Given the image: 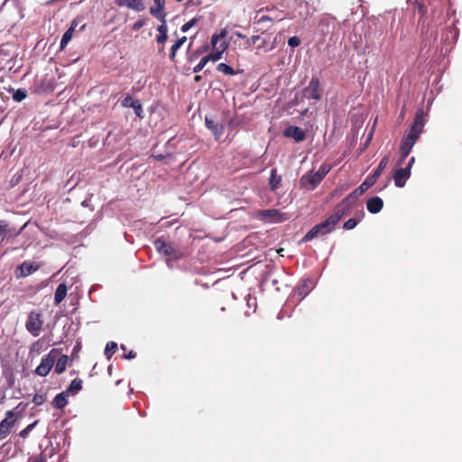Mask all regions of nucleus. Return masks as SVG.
Wrapping results in <instances>:
<instances>
[{"label": "nucleus", "instance_id": "obj_51", "mask_svg": "<svg viewBox=\"0 0 462 462\" xmlns=\"http://www.w3.org/2000/svg\"><path fill=\"white\" fill-rule=\"evenodd\" d=\"M236 36L237 38L246 39V36H245V34H243L242 32H236Z\"/></svg>", "mask_w": 462, "mask_h": 462}, {"label": "nucleus", "instance_id": "obj_57", "mask_svg": "<svg viewBox=\"0 0 462 462\" xmlns=\"http://www.w3.org/2000/svg\"><path fill=\"white\" fill-rule=\"evenodd\" d=\"M37 462H42V461H37Z\"/></svg>", "mask_w": 462, "mask_h": 462}, {"label": "nucleus", "instance_id": "obj_18", "mask_svg": "<svg viewBox=\"0 0 462 462\" xmlns=\"http://www.w3.org/2000/svg\"><path fill=\"white\" fill-rule=\"evenodd\" d=\"M157 31L159 34L156 36V42L161 46L159 51H162L164 49V44L168 39V26L166 21L161 23L157 27Z\"/></svg>", "mask_w": 462, "mask_h": 462}, {"label": "nucleus", "instance_id": "obj_8", "mask_svg": "<svg viewBox=\"0 0 462 462\" xmlns=\"http://www.w3.org/2000/svg\"><path fill=\"white\" fill-rule=\"evenodd\" d=\"M16 422V417L14 411H7L5 418L0 422V439H5L11 433Z\"/></svg>", "mask_w": 462, "mask_h": 462}, {"label": "nucleus", "instance_id": "obj_22", "mask_svg": "<svg viewBox=\"0 0 462 462\" xmlns=\"http://www.w3.org/2000/svg\"><path fill=\"white\" fill-rule=\"evenodd\" d=\"M69 395L68 394V392H61L59 394L55 396V398L52 400L51 404L56 409H63L68 404V397Z\"/></svg>", "mask_w": 462, "mask_h": 462}, {"label": "nucleus", "instance_id": "obj_3", "mask_svg": "<svg viewBox=\"0 0 462 462\" xmlns=\"http://www.w3.org/2000/svg\"><path fill=\"white\" fill-rule=\"evenodd\" d=\"M368 188L364 186L362 183L358 188L354 189L349 195H347L337 206L335 208L336 210L344 213V217L349 214L350 209L355 206L356 199L361 196Z\"/></svg>", "mask_w": 462, "mask_h": 462}, {"label": "nucleus", "instance_id": "obj_6", "mask_svg": "<svg viewBox=\"0 0 462 462\" xmlns=\"http://www.w3.org/2000/svg\"><path fill=\"white\" fill-rule=\"evenodd\" d=\"M43 325L42 316L38 311H31L25 323L26 329L33 336L38 337Z\"/></svg>", "mask_w": 462, "mask_h": 462}, {"label": "nucleus", "instance_id": "obj_19", "mask_svg": "<svg viewBox=\"0 0 462 462\" xmlns=\"http://www.w3.org/2000/svg\"><path fill=\"white\" fill-rule=\"evenodd\" d=\"M125 107H132L137 116L142 117L143 106L139 100L134 99L131 96L125 97L122 101Z\"/></svg>", "mask_w": 462, "mask_h": 462}, {"label": "nucleus", "instance_id": "obj_32", "mask_svg": "<svg viewBox=\"0 0 462 462\" xmlns=\"http://www.w3.org/2000/svg\"><path fill=\"white\" fill-rule=\"evenodd\" d=\"M117 350V344L116 342L110 341L106 344L105 348V355L108 359L112 357V356L116 352Z\"/></svg>", "mask_w": 462, "mask_h": 462}, {"label": "nucleus", "instance_id": "obj_11", "mask_svg": "<svg viewBox=\"0 0 462 462\" xmlns=\"http://www.w3.org/2000/svg\"><path fill=\"white\" fill-rule=\"evenodd\" d=\"M388 162H389V157L386 155L380 161V162H379L377 168L375 169V171H374V173L372 175L368 176L363 182L364 186H365V188L369 189L376 182L378 177L381 175L383 171L385 169Z\"/></svg>", "mask_w": 462, "mask_h": 462}, {"label": "nucleus", "instance_id": "obj_25", "mask_svg": "<svg viewBox=\"0 0 462 462\" xmlns=\"http://www.w3.org/2000/svg\"><path fill=\"white\" fill-rule=\"evenodd\" d=\"M281 181H282V177L277 174V170L273 169L271 171V175L269 178V185H270L271 190H273V191L276 190L279 188Z\"/></svg>", "mask_w": 462, "mask_h": 462}, {"label": "nucleus", "instance_id": "obj_49", "mask_svg": "<svg viewBox=\"0 0 462 462\" xmlns=\"http://www.w3.org/2000/svg\"><path fill=\"white\" fill-rule=\"evenodd\" d=\"M252 45H254V43H252L251 42V38H246V42H245V48L246 49H250L252 47Z\"/></svg>", "mask_w": 462, "mask_h": 462}, {"label": "nucleus", "instance_id": "obj_47", "mask_svg": "<svg viewBox=\"0 0 462 462\" xmlns=\"http://www.w3.org/2000/svg\"><path fill=\"white\" fill-rule=\"evenodd\" d=\"M42 338H41V339L37 340L35 343H33L32 348L39 350L42 348Z\"/></svg>", "mask_w": 462, "mask_h": 462}, {"label": "nucleus", "instance_id": "obj_37", "mask_svg": "<svg viewBox=\"0 0 462 462\" xmlns=\"http://www.w3.org/2000/svg\"><path fill=\"white\" fill-rule=\"evenodd\" d=\"M417 12L420 14L419 23H421L422 24H424V23H425L424 17L427 14V8L423 5L418 4L417 5Z\"/></svg>", "mask_w": 462, "mask_h": 462}, {"label": "nucleus", "instance_id": "obj_1", "mask_svg": "<svg viewBox=\"0 0 462 462\" xmlns=\"http://www.w3.org/2000/svg\"><path fill=\"white\" fill-rule=\"evenodd\" d=\"M424 125V112L422 109H418L409 132L402 138L401 141L400 152L402 160H404L411 152L412 147L419 140L423 131Z\"/></svg>", "mask_w": 462, "mask_h": 462}, {"label": "nucleus", "instance_id": "obj_39", "mask_svg": "<svg viewBox=\"0 0 462 462\" xmlns=\"http://www.w3.org/2000/svg\"><path fill=\"white\" fill-rule=\"evenodd\" d=\"M199 20V18L194 17L190 21L184 23L180 28L181 32H188L191 27H193L198 23Z\"/></svg>", "mask_w": 462, "mask_h": 462}, {"label": "nucleus", "instance_id": "obj_21", "mask_svg": "<svg viewBox=\"0 0 462 462\" xmlns=\"http://www.w3.org/2000/svg\"><path fill=\"white\" fill-rule=\"evenodd\" d=\"M383 207V201L379 197H373L366 202L367 210L372 214L379 213Z\"/></svg>", "mask_w": 462, "mask_h": 462}, {"label": "nucleus", "instance_id": "obj_26", "mask_svg": "<svg viewBox=\"0 0 462 462\" xmlns=\"http://www.w3.org/2000/svg\"><path fill=\"white\" fill-rule=\"evenodd\" d=\"M69 363V357L66 355H62L56 362L55 365V373L58 374H62L67 367Z\"/></svg>", "mask_w": 462, "mask_h": 462}, {"label": "nucleus", "instance_id": "obj_34", "mask_svg": "<svg viewBox=\"0 0 462 462\" xmlns=\"http://www.w3.org/2000/svg\"><path fill=\"white\" fill-rule=\"evenodd\" d=\"M12 91H14L13 99L16 102H21L27 97V92L24 89H22V88H19L17 90L12 89Z\"/></svg>", "mask_w": 462, "mask_h": 462}, {"label": "nucleus", "instance_id": "obj_35", "mask_svg": "<svg viewBox=\"0 0 462 462\" xmlns=\"http://www.w3.org/2000/svg\"><path fill=\"white\" fill-rule=\"evenodd\" d=\"M286 18L285 15H279V14H275L274 16H269V15H263L262 17H260L258 20H257V23H263V22H273L274 20H277V21H282Z\"/></svg>", "mask_w": 462, "mask_h": 462}, {"label": "nucleus", "instance_id": "obj_10", "mask_svg": "<svg viewBox=\"0 0 462 462\" xmlns=\"http://www.w3.org/2000/svg\"><path fill=\"white\" fill-rule=\"evenodd\" d=\"M321 181L322 180L319 178V175H317L312 171H309L300 178V186L301 189L313 190L319 185Z\"/></svg>", "mask_w": 462, "mask_h": 462}, {"label": "nucleus", "instance_id": "obj_43", "mask_svg": "<svg viewBox=\"0 0 462 462\" xmlns=\"http://www.w3.org/2000/svg\"><path fill=\"white\" fill-rule=\"evenodd\" d=\"M328 171H329V168H328L327 165L323 164L319 167V171L315 173L317 175H319V178L321 180H323Z\"/></svg>", "mask_w": 462, "mask_h": 462}, {"label": "nucleus", "instance_id": "obj_17", "mask_svg": "<svg viewBox=\"0 0 462 462\" xmlns=\"http://www.w3.org/2000/svg\"><path fill=\"white\" fill-rule=\"evenodd\" d=\"M205 124L208 129H209L216 138H219L224 133V125L221 123L217 122L211 117L206 116Z\"/></svg>", "mask_w": 462, "mask_h": 462}, {"label": "nucleus", "instance_id": "obj_36", "mask_svg": "<svg viewBox=\"0 0 462 462\" xmlns=\"http://www.w3.org/2000/svg\"><path fill=\"white\" fill-rule=\"evenodd\" d=\"M251 42L254 44H257L256 49L261 50L266 45V40L263 39L260 35H253Z\"/></svg>", "mask_w": 462, "mask_h": 462}, {"label": "nucleus", "instance_id": "obj_55", "mask_svg": "<svg viewBox=\"0 0 462 462\" xmlns=\"http://www.w3.org/2000/svg\"><path fill=\"white\" fill-rule=\"evenodd\" d=\"M121 348H122L123 350H125V346L124 345H121Z\"/></svg>", "mask_w": 462, "mask_h": 462}, {"label": "nucleus", "instance_id": "obj_12", "mask_svg": "<svg viewBox=\"0 0 462 462\" xmlns=\"http://www.w3.org/2000/svg\"><path fill=\"white\" fill-rule=\"evenodd\" d=\"M283 135L293 139L296 143H300L306 139L305 132L299 126L289 125L283 131Z\"/></svg>", "mask_w": 462, "mask_h": 462}, {"label": "nucleus", "instance_id": "obj_13", "mask_svg": "<svg viewBox=\"0 0 462 462\" xmlns=\"http://www.w3.org/2000/svg\"><path fill=\"white\" fill-rule=\"evenodd\" d=\"M154 5L151 6L150 14L157 18L161 23L166 21L167 14L165 12V1L164 0H153Z\"/></svg>", "mask_w": 462, "mask_h": 462}, {"label": "nucleus", "instance_id": "obj_52", "mask_svg": "<svg viewBox=\"0 0 462 462\" xmlns=\"http://www.w3.org/2000/svg\"><path fill=\"white\" fill-rule=\"evenodd\" d=\"M415 161V158L414 157H411L408 162V165L406 167H409V169L411 170V167L412 165V163L414 162Z\"/></svg>", "mask_w": 462, "mask_h": 462}, {"label": "nucleus", "instance_id": "obj_56", "mask_svg": "<svg viewBox=\"0 0 462 462\" xmlns=\"http://www.w3.org/2000/svg\"><path fill=\"white\" fill-rule=\"evenodd\" d=\"M157 158H158L159 160H162V155H160V156H158Z\"/></svg>", "mask_w": 462, "mask_h": 462}, {"label": "nucleus", "instance_id": "obj_48", "mask_svg": "<svg viewBox=\"0 0 462 462\" xmlns=\"http://www.w3.org/2000/svg\"><path fill=\"white\" fill-rule=\"evenodd\" d=\"M135 356H136V354L133 350L129 351L127 354H125L124 356V357L126 359H132V358H134Z\"/></svg>", "mask_w": 462, "mask_h": 462}, {"label": "nucleus", "instance_id": "obj_54", "mask_svg": "<svg viewBox=\"0 0 462 462\" xmlns=\"http://www.w3.org/2000/svg\"><path fill=\"white\" fill-rule=\"evenodd\" d=\"M82 205H83V206H87V200H84V201L82 202Z\"/></svg>", "mask_w": 462, "mask_h": 462}, {"label": "nucleus", "instance_id": "obj_14", "mask_svg": "<svg viewBox=\"0 0 462 462\" xmlns=\"http://www.w3.org/2000/svg\"><path fill=\"white\" fill-rule=\"evenodd\" d=\"M115 4L119 7H127L135 12H142L145 9L143 0H115Z\"/></svg>", "mask_w": 462, "mask_h": 462}, {"label": "nucleus", "instance_id": "obj_38", "mask_svg": "<svg viewBox=\"0 0 462 462\" xmlns=\"http://www.w3.org/2000/svg\"><path fill=\"white\" fill-rule=\"evenodd\" d=\"M46 400H47L46 394L36 393V394H34V396L32 398L33 403L37 406L43 404L46 402Z\"/></svg>", "mask_w": 462, "mask_h": 462}, {"label": "nucleus", "instance_id": "obj_41", "mask_svg": "<svg viewBox=\"0 0 462 462\" xmlns=\"http://www.w3.org/2000/svg\"><path fill=\"white\" fill-rule=\"evenodd\" d=\"M208 62V59H206V57H203L201 60L194 67L193 72L199 73V71H201Z\"/></svg>", "mask_w": 462, "mask_h": 462}, {"label": "nucleus", "instance_id": "obj_7", "mask_svg": "<svg viewBox=\"0 0 462 462\" xmlns=\"http://www.w3.org/2000/svg\"><path fill=\"white\" fill-rule=\"evenodd\" d=\"M154 246L156 250L165 256H168L170 259H179L180 252L175 249L171 244L167 243L162 237H159L154 241Z\"/></svg>", "mask_w": 462, "mask_h": 462}, {"label": "nucleus", "instance_id": "obj_50", "mask_svg": "<svg viewBox=\"0 0 462 462\" xmlns=\"http://www.w3.org/2000/svg\"><path fill=\"white\" fill-rule=\"evenodd\" d=\"M25 408H26V404H25V403H23V402H20V403H18V405L16 406V408H15V409H16V410L20 409V410H21V411H23Z\"/></svg>", "mask_w": 462, "mask_h": 462}, {"label": "nucleus", "instance_id": "obj_23", "mask_svg": "<svg viewBox=\"0 0 462 462\" xmlns=\"http://www.w3.org/2000/svg\"><path fill=\"white\" fill-rule=\"evenodd\" d=\"M68 286L61 282L58 285L54 293V304L59 305L67 296Z\"/></svg>", "mask_w": 462, "mask_h": 462}, {"label": "nucleus", "instance_id": "obj_33", "mask_svg": "<svg viewBox=\"0 0 462 462\" xmlns=\"http://www.w3.org/2000/svg\"><path fill=\"white\" fill-rule=\"evenodd\" d=\"M217 70L219 71V72H222V73H224L226 75H235V74H236L235 69L232 67H230L229 65L226 64V63H219L217 66Z\"/></svg>", "mask_w": 462, "mask_h": 462}, {"label": "nucleus", "instance_id": "obj_27", "mask_svg": "<svg viewBox=\"0 0 462 462\" xmlns=\"http://www.w3.org/2000/svg\"><path fill=\"white\" fill-rule=\"evenodd\" d=\"M82 390V380L80 379H74L71 381L69 387L65 390V392H68V394H76L79 391Z\"/></svg>", "mask_w": 462, "mask_h": 462}, {"label": "nucleus", "instance_id": "obj_29", "mask_svg": "<svg viewBox=\"0 0 462 462\" xmlns=\"http://www.w3.org/2000/svg\"><path fill=\"white\" fill-rule=\"evenodd\" d=\"M186 41H187V37L182 36L181 38L177 40L176 42L171 46L170 59L172 61L175 60V57H176V53H177L178 50L185 43Z\"/></svg>", "mask_w": 462, "mask_h": 462}, {"label": "nucleus", "instance_id": "obj_9", "mask_svg": "<svg viewBox=\"0 0 462 462\" xmlns=\"http://www.w3.org/2000/svg\"><path fill=\"white\" fill-rule=\"evenodd\" d=\"M321 92L322 89L320 88V82L317 77H312L308 87L303 89V94L305 97L315 100L321 99Z\"/></svg>", "mask_w": 462, "mask_h": 462}, {"label": "nucleus", "instance_id": "obj_24", "mask_svg": "<svg viewBox=\"0 0 462 462\" xmlns=\"http://www.w3.org/2000/svg\"><path fill=\"white\" fill-rule=\"evenodd\" d=\"M22 230L23 227L18 231L9 228L7 223H5V220H0V236H5L7 235L10 236H16L22 232Z\"/></svg>", "mask_w": 462, "mask_h": 462}, {"label": "nucleus", "instance_id": "obj_2", "mask_svg": "<svg viewBox=\"0 0 462 462\" xmlns=\"http://www.w3.org/2000/svg\"><path fill=\"white\" fill-rule=\"evenodd\" d=\"M342 217H344V213L334 209V213L329 217L314 226L307 232L302 238V242H309L319 236H325L332 232Z\"/></svg>", "mask_w": 462, "mask_h": 462}, {"label": "nucleus", "instance_id": "obj_40", "mask_svg": "<svg viewBox=\"0 0 462 462\" xmlns=\"http://www.w3.org/2000/svg\"><path fill=\"white\" fill-rule=\"evenodd\" d=\"M357 223L358 221L356 218H350L344 223L343 227L346 230H351L356 226Z\"/></svg>", "mask_w": 462, "mask_h": 462}, {"label": "nucleus", "instance_id": "obj_16", "mask_svg": "<svg viewBox=\"0 0 462 462\" xmlns=\"http://www.w3.org/2000/svg\"><path fill=\"white\" fill-rule=\"evenodd\" d=\"M41 268V264L33 262L24 261L17 270L20 272L17 277H26Z\"/></svg>", "mask_w": 462, "mask_h": 462}, {"label": "nucleus", "instance_id": "obj_44", "mask_svg": "<svg viewBox=\"0 0 462 462\" xmlns=\"http://www.w3.org/2000/svg\"><path fill=\"white\" fill-rule=\"evenodd\" d=\"M300 39L298 36H292L288 40V45L294 48L300 44Z\"/></svg>", "mask_w": 462, "mask_h": 462}, {"label": "nucleus", "instance_id": "obj_15", "mask_svg": "<svg viewBox=\"0 0 462 462\" xmlns=\"http://www.w3.org/2000/svg\"><path fill=\"white\" fill-rule=\"evenodd\" d=\"M411 176L409 167L397 169L393 174L394 184L398 188L404 187L406 180Z\"/></svg>", "mask_w": 462, "mask_h": 462}, {"label": "nucleus", "instance_id": "obj_53", "mask_svg": "<svg viewBox=\"0 0 462 462\" xmlns=\"http://www.w3.org/2000/svg\"><path fill=\"white\" fill-rule=\"evenodd\" d=\"M201 79H202V78H201V76H200V75H196V76H195V78H194V80H195L196 82H199V81L201 80Z\"/></svg>", "mask_w": 462, "mask_h": 462}, {"label": "nucleus", "instance_id": "obj_31", "mask_svg": "<svg viewBox=\"0 0 462 462\" xmlns=\"http://www.w3.org/2000/svg\"><path fill=\"white\" fill-rule=\"evenodd\" d=\"M312 289V282L310 280L304 281L303 283L298 287L297 291L302 297L306 296Z\"/></svg>", "mask_w": 462, "mask_h": 462}, {"label": "nucleus", "instance_id": "obj_5", "mask_svg": "<svg viewBox=\"0 0 462 462\" xmlns=\"http://www.w3.org/2000/svg\"><path fill=\"white\" fill-rule=\"evenodd\" d=\"M58 353V349L54 348L51 350V352L48 355L44 356L42 358L40 365L36 367L35 374L40 376L48 375L55 363Z\"/></svg>", "mask_w": 462, "mask_h": 462}, {"label": "nucleus", "instance_id": "obj_4", "mask_svg": "<svg viewBox=\"0 0 462 462\" xmlns=\"http://www.w3.org/2000/svg\"><path fill=\"white\" fill-rule=\"evenodd\" d=\"M226 35V31L222 30L220 33L214 34L211 38V43L213 51L206 57L208 60L217 61L221 59L223 52L227 49V44L225 42H222L219 46H217V42L220 39L225 38Z\"/></svg>", "mask_w": 462, "mask_h": 462}, {"label": "nucleus", "instance_id": "obj_20", "mask_svg": "<svg viewBox=\"0 0 462 462\" xmlns=\"http://www.w3.org/2000/svg\"><path fill=\"white\" fill-rule=\"evenodd\" d=\"M260 215L271 218L273 222H282L287 219L286 214H282L277 209H264L260 212Z\"/></svg>", "mask_w": 462, "mask_h": 462}, {"label": "nucleus", "instance_id": "obj_46", "mask_svg": "<svg viewBox=\"0 0 462 462\" xmlns=\"http://www.w3.org/2000/svg\"><path fill=\"white\" fill-rule=\"evenodd\" d=\"M35 423H32V424H30L28 425L25 429H23L21 432H20V436L21 437H25L27 435V433L33 428Z\"/></svg>", "mask_w": 462, "mask_h": 462}, {"label": "nucleus", "instance_id": "obj_28", "mask_svg": "<svg viewBox=\"0 0 462 462\" xmlns=\"http://www.w3.org/2000/svg\"><path fill=\"white\" fill-rule=\"evenodd\" d=\"M74 25H71L62 35V38H61V41H60V50H64L66 48V46L68 45V43L69 42V41L71 40L72 38V35H73V32H74Z\"/></svg>", "mask_w": 462, "mask_h": 462}, {"label": "nucleus", "instance_id": "obj_42", "mask_svg": "<svg viewBox=\"0 0 462 462\" xmlns=\"http://www.w3.org/2000/svg\"><path fill=\"white\" fill-rule=\"evenodd\" d=\"M145 24V19L140 18L138 19L132 26L131 29L134 32L139 31Z\"/></svg>", "mask_w": 462, "mask_h": 462}, {"label": "nucleus", "instance_id": "obj_45", "mask_svg": "<svg viewBox=\"0 0 462 462\" xmlns=\"http://www.w3.org/2000/svg\"><path fill=\"white\" fill-rule=\"evenodd\" d=\"M267 11V12H275L277 13V14L281 15V14L282 13V11H279L277 10V8L275 6H266V7H263L261 8L258 13L262 12V11Z\"/></svg>", "mask_w": 462, "mask_h": 462}, {"label": "nucleus", "instance_id": "obj_30", "mask_svg": "<svg viewBox=\"0 0 462 462\" xmlns=\"http://www.w3.org/2000/svg\"><path fill=\"white\" fill-rule=\"evenodd\" d=\"M331 20H335V17H330V16H323L319 22V26L321 28V31L323 32V34H328V25H329V23Z\"/></svg>", "mask_w": 462, "mask_h": 462}]
</instances>
